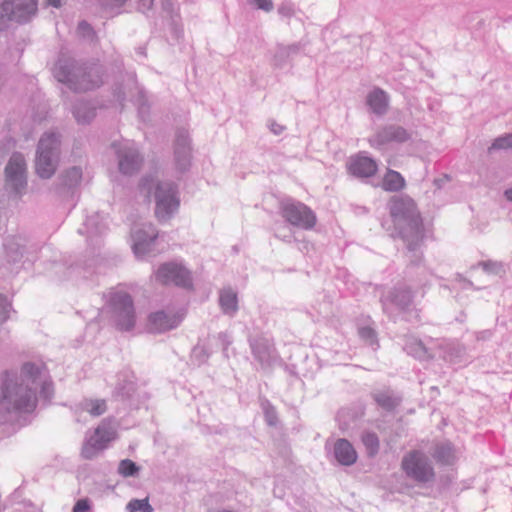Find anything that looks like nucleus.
Instances as JSON below:
<instances>
[{
	"instance_id": "1a4fd4ad",
	"label": "nucleus",
	"mask_w": 512,
	"mask_h": 512,
	"mask_svg": "<svg viewBox=\"0 0 512 512\" xmlns=\"http://www.w3.org/2000/svg\"><path fill=\"white\" fill-rule=\"evenodd\" d=\"M37 11V0H4L0 7L1 18L22 21Z\"/></svg>"
},
{
	"instance_id": "37998d69",
	"label": "nucleus",
	"mask_w": 512,
	"mask_h": 512,
	"mask_svg": "<svg viewBox=\"0 0 512 512\" xmlns=\"http://www.w3.org/2000/svg\"><path fill=\"white\" fill-rule=\"evenodd\" d=\"M75 117L77 118V121H78V122L83 121V120L81 119V117H80V110H77V111L75 112Z\"/></svg>"
},
{
	"instance_id": "a878e982",
	"label": "nucleus",
	"mask_w": 512,
	"mask_h": 512,
	"mask_svg": "<svg viewBox=\"0 0 512 512\" xmlns=\"http://www.w3.org/2000/svg\"><path fill=\"white\" fill-rule=\"evenodd\" d=\"M175 326L170 322H147L145 329L152 334L163 333L173 329Z\"/></svg>"
},
{
	"instance_id": "412c9836",
	"label": "nucleus",
	"mask_w": 512,
	"mask_h": 512,
	"mask_svg": "<svg viewBox=\"0 0 512 512\" xmlns=\"http://www.w3.org/2000/svg\"><path fill=\"white\" fill-rule=\"evenodd\" d=\"M237 295L234 291L228 289L223 290L220 294V305L222 309L229 313L237 310Z\"/></svg>"
},
{
	"instance_id": "6ab92c4d",
	"label": "nucleus",
	"mask_w": 512,
	"mask_h": 512,
	"mask_svg": "<svg viewBox=\"0 0 512 512\" xmlns=\"http://www.w3.org/2000/svg\"><path fill=\"white\" fill-rule=\"evenodd\" d=\"M140 159L135 152H129L120 158L119 168L124 174H132L139 168Z\"/></svg>"
},
{
	"instance_id": "4468645a",
	"label": "nucleus",
	"mask_w": 512,
	"mask_h": 512,
	"mask_svg": "<svg viewBox=\"0 0 512 512\" xmlns=\"http://www.w3.org/2000/svg\"><path fill=\"white\" fill-rule=\"evenodd\" d=\"M409 138L408 133L401 127H388L383 129L376 137L375 142L379 145L396 141L404 142Z\"/></svg>"
},
{
	"instance_id": "bb28decb",
	"label": "nucleus",
	"mask_w": 512,
	"mask_h": 512,
	"mask_svg": "<svg viewBox=\"0 0 512 512\" xmlns=\"http://www.w3.org/2000/svg\"><path fill=\"white\" fill-rule=\"evenodd\" d=\"M408 352L416 359L422 361L429 360L431 358V356L427 352V349L423 346L421 342H415L411 344Z\"/></svg>"
},
{
	"instance_id": "20e7f679",
	"label": "nucleus",
	"mask_w": 512,
	"mask_h": 512,
	"mask_svg": "<svg viewBox=\"0 0 512 512\" xmlns=\"http://www.w3.org/2000/svg\"><path fill=\"white\" fill-rule=\"evenodd\" d=\"M116 425L111 419H104L95 429L94 434L84 443L81 455L92 459L116 438Z\"/></svg>"
},
{
	"instance_id": "9b49d317",
	"label": "nucleus",
	"mask_w": 512,
	"mask_h": 512,
	"mask_svg": "<svg viewBox=\"0 0 512 512\" xmlns=\"http://www.w3.org/2000/svg\"><path fill=\"white\" fill-rule=\"evenodd\" d=\"M25 162L21 155H13L6 166V181L17 189L24 184Z\"/></svg>"
},
{
	"instance_id": "6e6552de",
	"label": "nucleus",
	"mask_w": 512,
	"mask_h": 512,
	"mask_svg": "<svg viewBox=\"0 0 512 512\" xmlns=\"http://www.w3.org/2000/svg\"><path fill=\"white\" fill-rule=\"evenodd\" d=\"M390 212L395 223L405 220L409 226L415 229L417 235L421 234L420 216L415 203L411 199L395 198L392 201Z\"/></svg>"
},
{
	"instance_id": "c85d7f7f",
	"label": "nucleus",
	"mask_w": 512,
	"mask_h": 512,
	"mask_svg": "<svg viewBox=\"0 0 512 512\" xmlns=\"http://www.w3.org/2000/svg\"><path fill=\"white\" fill-rule=\"evenodd\" d=\"M40 384V394L45 399H50L53 395V383L46 375L39 381Z\"/></svg>"
},
{
	"instance_id": "a18cd8bd",
	"label": "nucleus",
	"mask_w": 512,
	"mask_h": 512,
	"mask_svg": "<svg viewBox=\"0 0 512 512\" xmlns=\"http://www.w3.org/2000/svg\"><path fill=\"white\" fill-rule=\"evenodd\" d=\"M89 114H90L91 117L94 116V112L93 111H89Z\"/></svg>"
},
{
	"instance_id": "aec40b11",
	"label": "nucleus",
	"mask_w": 512,
	"mask_h": 512,
	"mask_svg": "<svg viewBox=\"0 0 512 512\" xmlns=\"http://www.w3.org/2000/svg\"><path fill=\"white\" fill-rule=\"evenodd\" d=\"M373 398L381 408L387 411L395 409L400 403V398L388 392H377L373 395Z\"/></svg>"
},
{
	"instance_id": "2eb2a0df",
	"label": "nucleus",
	"mask_w": 512,
	"mask_h": 512,
	"mask_svg": "<svg viewBox=\"0 0 512 512\" xmlns=\"http://www.w3.org/2000/svg\"><path fill=\"white\" fill-rule=\"evenodd\" d=\"M406 185L405 179L403 176L392 169H388L382 179V188L385 191L389 192H397L402 190Z\"/></svg>"
},
{
	"instance_id": "0eeeda50",
	"label": "nucleus",
	"mask_w": 512,
	"mask_h": 512,
	"mask_svg": "<svg viewBox=\"0 0 512 512\" xmlns=\"http://www.w3.org/2000/svg\"><path fill=\"white\" fill-rule=\"evenodd\" d=\"M156 280L161 284H174L183 288L192 287L190 272L180 264L165 263L161 265L155 274Z\"/></svg>"
},
{
	"instance_id": "72a5a7b5",
	"label": "nucleus",
	"mask_w": 512,
	"mask_h": 512,
	"mask_svg": "<svg viewBox=\"0 0 512 512\" xmlns=\"http://www.w3.org/2000/svg\"><path fill=\"white\" fill-rule=\"evenodd\" d=\"M90 509L88 499H80L76 502L73 512H87Z\"/></svg>"
},
{
	"instance_id": "b1692460",
	"label": "nucleus",
	"mask_w": 512,
	"mask_h": 512,
	"mask_svg": "<svg viewBox=\"0 0 512 512\" xmlns=\"http://www.w3.org/2000/svg\"><path fill=\"white\" fill-rule=\"evenodd\" d=\"M138 471L139 467L129 459H124L119 463L118 472L124 477L134 476Z\"/></svg>"
},
{
	"instance_id": "4be33fe9",
	"label": "nucleus",
	"mask_w": 512,
	"mask_h": 512,
	"mask_svg": "<svg viewBox=\"0 0 512 512\" xmlns=\"http://www.w3.org/2000/svg\"><path fill=\"white\" fill-rule=\"evenodd\" d=\"M362 442L367 449L369 457H374L379 451V439L374 432L366 431L362 434Z\"/></svg>"
},
{
	"instance_id": "cd10ccee",
	"label": "nucleus",
	"mask_w": 512,
	"mask_h": 512,
	"mask_svg": "<svg viewBox=\"0 0 512 512\" xmlns=\"http://www.w3.org/2000/svg\"><path fill=\"white\" fill-rule=\"evenodd\" d=\"M360 337L370 345L377 344L376 331L369 325H365L359 328Z\"/></svg>"
},
{
	"instance_id": "ddd939ff",
	"label": "nucleus",
	"mask_w": 512,
	"mask_h": 512,
	"mask_svg": "<svg viewBox=\"0 0 512 512\" xmlns=\"http://www.w3.org/2000/svg\"><path fill=\"white\" fill-rule=\"evenodd\" d=\"M46 375V368L44 364H37L34 362H24L20 368V376L25 380V383L30 386L31 384L38 383Z\"/></svg>"
},
{
	"instance_id": "7ed1b4c3",
	"label": "nucleus",
	"mask_w": 512,
	"mask_h": 512,
	"mask_svg": "<svg viewBox=\"0 0 512 512\" xmlns=\"http://www.w3.org/2000/svg\"><path fill=\"white\" fill-rule=\"evenodd\" d=\"M154 187L153 181L145 182L143 188L150 193ZM156 208L155 215L159 221H165L179 208V200L176 197V191L171 184L155 185Z\"/></svg>"
},
{
	"instance_id": "e433bc0d",
	"label": "nucleus",
	"mask_w": 512,
	"mask_h": 512,
	"mask_svg": "<svg viewBox=\"0 0 512 512\" xmlns=\"http://www.w3.org/2000/svg\"><path fill=\"white\" fill-rule=\"evenodd\" d=\"M103 5L107 6H119L122 5L126 0H99Z\"/></svg>"
},
{
	"instance_id": "423d86ee",
	"label": "nucleus",
	"mask_w": 512,
	"mask_h": 512,
	"mask_svg": "<svg viewBox=\"0 0 512 512\" xmlns=\"http://www.w3.org/2000/svg\"><path fill=\"white\" fill-rule=\"evenodd\" d=\"M281 214L291 225L302 229H311L316 224V215L303 203H284L281 207Z\"/></svg>"
},
{
	"instance_id": "7c9ffc66",
	"label": "nucleus",
	"mask_w": 512,
	"mask_h": 512,
	"mask_svg": "<svg viewBox=\"0 0 512 512\" xmlns=\"http://www.w3.org/2000/svg\"><path fill=\"white\" fill-rule=\"evenodd\" d=\"M157 237V234H153L149 240L142 239L140 236H137L136 243L134 244V252L136 255L143 254L146 251V248L152 243Z\"/></svg>"
},
{
	"instance_id": "5701e85b",
	"label": "nucleus",
	"mask_w": 512,
	"mask_h": 512,
	"mask_svg": "<svg viewBox=\"0 0 512 512\" xmlns=\"http://www.w3.org/2000/svg\"><path fill=\"white\" fill-rule=\"evenodd\" d=\"M112 303L115 309L123 310L127 315H129L130 310L132 309L131 297L124 292L116 293L112 297Z\"/></svg>"
},
{
	"instance_id": "f03ea898",
	"label": "nucleus",
	"mask_w": 512,
	"mask_h": 512,
	"mask_svg": "<svg viewBox=\"0 0 512 512\" xmlns=\"http://www.w3.org/2000/svg\"><path fill=\"white\" fill-rule=\"evenodd\" d=\"M406 476L419 483L432 482L435 478L434 468L429 458L420 451L407 453L401 461Z\"/></svg>"
},
{
	"instance_id": "c9c22d12",
	"label": "nucleus",
	"mask_w": 512,
	"mask_h": 512,
	"mask_svg": "<svg viewBox=\"0 0 512 512\" xmlns=\"http://www.w3.org/2000/svg\"><path fill=\"white\" fill-rule=\"evenodd\" d=\"M265 416H266V420L269 425L273 426L276 424L277 417H276V413L273 408H270V407L266 408Z\"/></svg>"
},
{
	"instance_id": "79ce46f5",
	"label": "nucleus",
	"mask_w": 512,
	"mask_h": 512,
	"mask_svg": "<svg viewBox=\"0 0 512 512\" xmlns=\"http://www.w3.org/2000/svg\"><path fill=\"white\" fill-rule=\"evenodd\" d=\"M97 84H91V85H82L81 89L82 90H88V89H91L93 87H95Z\"/></svg>"
},
{
	"instance_id": "a211bd4d",
	"label": "nucleus",
	"mask_w": 512,
	"mask_h": 512,
	"mask_svg": "<svg viewBox=\"0 0 512 512\" xmlns=\"http://www.w3.org/2000/svg\"><path fill=\"white\" fill-rule=\"evenodd\" d=\"M80 407L94 417L101 416L107 411L106 400L99 398H86L80 403Z\"/></svg>"
},
{
	"instance_id": "c756f323",
	"label": "nucleus",
	"mask_w": 512,
	"mask_h": 512,
	"mask_svg": "<svg viewBox=\"0 0 512 512\" xmlns=\"http://www.w3.org/2000/svg\"><path fill=\"white\" fill-rule=\"evenodd\" d=\"M496 149H512V134L497 138L489 148V151Z\"/></svg>"
},
{
	"instance_id": "a19ab883",
	"label": "nucleus",
	"mask_w": 512,
	"mask_h": 512,
	"mask_svg": "<svg viewBox=\"0 0 512 512\" xmlns=\"http://www.w3.org/2000/svg\"><path fill=\"white\" fill-rule=\"evenodd\" d=\"M505 196L508 200L512 201V188L505 191Z\"/></svg>"
},
{
	"instance_id": "9d476101",
	"label": "nucleus",
	"mask_w": 512,
	"mask_h": 512,
	"mask_svg": "<svg viewBox=\"0 0 512 512\" xmlns=\"http://www.w3.org/2000/svg\"><path fill=\"white\" fill-rule=\"evenodd\" d=\"M347 169L354 176L368 178L376 174L378 166L373 159L363 155H356L350 158Z\"/></svg>"
},
{
	"instance_id": "f3484780",
	"label": "nucleus",
	"mask_w": 512,
	"mask_h": 512,
	"mask_svg": "<svg viewBox=\"0 0 512 512\" xmlns=\"http://www.w3.org/2000/svg\"><path fill=\"white\" fill-rule=\"evenodd\" d=\"M432 456L437 462L444 465H452L456 459L454 448L450 443L436 445Z\"/></svg>"
},
{
	"instance_id": "dca6fc26",
	"label": "nucleus",
	"mask_w": 512,
	"mask_h": 512,
	"mask_svg": "<svg viewBox=\"0 0 512 512\" xmlns=\"http://www.w3.org/2000/svg\"><path fill=\"white\" fill-rule=\"evenodd\" d=\"M367 103L374 113L383 114L388 107V98L383 90H373L367 98Z\"/></svg>"
},
{
	"instance_id": "58836bf2",
	"label": "nucleus",
	"mask_w": 512,
	"mask_h": 512,
	"mask_svg": "<svg viewBox=\"0 0 512 512\" xmlns=\"http://www.w3.org/2000/svg\"><path fill=\"white\" fill-rule=\"evenodd\" d=\"M153 1L154 0H140V3L142 5V7L149 9V8H151Z\"/></svg>"
},
{
	"instance_id": "4c0bfd02",
	"label": "nucleus",
	"mask_w": 512,
	"mask_h": 512,
	"mask_svg": "<svg viewBox=\"0 0 512 512\" xmlns=\"http://www.w3.org/2000/svg\"><path fill=\"white\" fill-rule=\"evenodd\" d=\"M69 174L72 176L75 183H77L81 178V171L78 168H72Z\"/></svg>"
},
{
	"instance_id": "473e14b6",
	"label": "nucleus",
	"mask_w": 512,
	"mask_h": 512,
	"mask_svg": "<svg viewBox=\"0 0 512 512\" xmlns=\"http://www.w3.org/2000/svg\"><path fill=\"white\" fill-rule=\"evenodd\" d=\"M250 3L254 4L258 9H261L266 12H270L274 5L272 0H248Z\"/></svg>"
},
{
	"instance_id": "ea45409f",
	"label": "nucleus",
	"mask_w": 512,
	"mask_h": 512,
	"mask_svg": "<svg viewBox=\"0 0 512 512\" xmlns=\"http://www.w3.org/2000/svg\"><path fill=\"white\" fill-rule=\"evenodd\" d=\"M47 3L55 8H58L61 6V0H46Z\"/></svg>"
},
{
	"instance_id": "f257e3e1",
	"label": "nucleus",
	"mask_w": 512,
	"mask_h": 512,
	"mask_svg": "<svg viewBox=\"0 0 512 512\" xmlns=\"http://www.w3.org/2000/svg\"><path fill=\"white\" fill-rule=\"evenodd\" d=\"M37 403L34 389L17 373L5 372L1 378L0 406L8 413H30Z\"/></svg>"
},
{
	"instance_id": "393cba45",
	"label": "nucleus",
	"mask_w": 512,
	"mask_h": 512,
	"mask_svg": "<svg viewBox=\"0 0 512 512\" xmlns=\"http://www.w3.org/2000/svg\"><path fill=\"white\" fill-rule=\"evenodd\" d=\"M129 512H152L153 508L148 502V498L142 500H132L128 503Z\"/></svg>"
},
{
	"instance_id": "c03bdc74",
	"label": "nucleus",
	"mask_w": 512,
	"mask_h": 512,
	"mask_svg": "<svg viewBox=\"0 0 512 512\" xmlns=\"http://www.w3.org/2000/svg\"><path fill=\"white\" fill-rule=\"evenodd\" d=\"M258 357H259V360H260L262 363H264V362L266 361V360H265V358H264V356H262V355H258Z\"/></svg>"
},
{
	"instance_id": "f704fd0d",
	"label": "nucleus",
	"mask_w": 512,
	"mask_h": 512,
	"mask_svg": "<svg viewBox=\"0 0 512 512\" xmlns=\"http://www.w3.org/2000/svg\"><path fill=\"white\" fill-rule=\"evenodd\" d=\"M78 34L82 37L94 35L92 28L86 22H82L78 26Z\"/></svg>"
},
{
	"instance_id": "39448f33",
	"label": "nucleus",
	"mask_w": 512,
	"mask_h": 512,
	"mask_svg": "<svg viewBox=\"0 0 512 512\" xmlns=\"http://www.w3.org/2000/svg\"><path fill=\"white\" fill-rule=\"evenodd\" d=\"M58 140L54 134L44 135L38 146V155L36 158V171L42 178H49L55 172L53 158L56 155Z\"/></svg>"
},
{
	"instance_id": "f8f14e48",
	"label": "nucleus",
	"mask_w": 512,
	"mask_h": 512,
	"mask_svg": "<svg viewBox=\"0 0 512 512\" xmlns=\"http://www.w3.org/2000/svg\"><path fill=\"white\" fill-rule=\"evenodd\" d=\"M333 453L337 462L343 466L353 465L358 458L353 445L344 438L336 440L333 447Z\"/></svg>"
},
{
	"instance_id": "2f4dec72",
	"label": "nucleus",
	"mask_w": 512,
	"mask_h": 512,
	"mask_svg": "<svg viewBox=\"0 0 512 512\" xmlns=\"http://www.w3.org/2000/svg\"><path fill=\"white\" fill-rule=\"evenodd\" d=\"M135 322H114V329L121 333H129L134 330Z\"/></svg>"
}]
</instances>
